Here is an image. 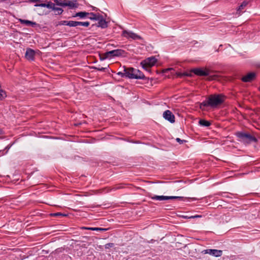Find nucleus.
I'll return each mask as SVG.
<instances>
[{
    "label": "nucleus",
    "instance_id": "obj_38",
    "mask_svg": "<svg viewBox=\"0 0 260 260\" xmlns=\"http://www.w3.org/2000/svg\"><path fill=\"white\" fill-rule=\"evenodd\" d=\"M2 134V131L1 129H0V135H1Z\"/></svg>",
    "mask_w": 260,
    "mask_h": 260
},
{
    "label": "nucleus",
    "instance_id": "obj_36",
    "mask_svg": "<svg viewBox=\"0 0 260 260\" xmlns=\"http://www.w3.org/2000/svg\"><path fill=\"white\" fill-rule=\"evenodd\" d=\"M105 21H101L100 23V25H101L102 27H104L103 26V23H105Z\"/></svg>",
    "mask_w": 260,
    "mask_h": 260
},
{
    "label": "nucleus",
    "instance_id": "obj_14",
    "mask_svg": "<svg viewBox=\"0 0 260 260\" xmlns=\"http://www.w3.org/2000/svg\"><path fill=\"white\" fill-rule=\"evenodd\" d=\"M126 55L125 51L122 49H115V57H125Z\"/></svg>",
    "mask_w": 260,
    "mask_h": 260
},
{
    "label": "nucleus",
    "instance_id": "obj_18",
    "mask_svg": "<svg viewBox=\"0 0 260 260\" xmlns=\"http://www.w3.org/2000/svg\"><path fill=\"white\" fill-rule=\"evenodd\" d=\"M248 4V2L246 1H244L242 2V3L241 4V5L238 8L237 10V13L239 14H240L242 11L244 9L245 7H246V6Z\"/></svg>",
    "mask_w": 260,
    "mask_h": 260
},
{
    "label": "nucleus",
    "instance_id": "obj_5",
    "mask_svg": "<svg viewBox=\"0 0 260 260\" xmlns=\"http://www.w3.org/2000/svg\"><path fill=\"white\" fill-rule=\"evenodd\" d=\"M238 138L241 139V140L246 142H250L252 141H255L256 139L252 137L251 135L243 133H238L237 134Z\"/></svg>",
    "mask_w": 260,
    "mask_h": 260
},
{
    "label": "nucleus",
    "instance_id": "obj_15",
    "mask_svg": "<svg viewBox=\"0 0 260 260\" xmlns=\"http://www.w3.org/2000/svg\"><path fill=\"white\" fill-rule=\"evenodd\" d=\"M114 56V50H112L110 51L107 52L104 54H103L101 56V58L102 59H107L109 58H111Z\"/></svg>",
    "mask_w": 260,
    "mask_h": 260
},
{
    "label": "nucleus",
    "instance_id": "obj_37",
    "mask_svg": "<svg viewBox=\"0 0 260 260\" xmlns=\"http://www.w3.org/2000/svg\"><path fill=\"white\" fill-rule=\"evenodd\" d=\"M115 64H116V65H119V63L118 62H115Z\"/></svg>",
    "mask_w": 260,
    "mask_h": 260
},
{
    "label": "nucleus",
    "instance_id": "obj_13",
    "mask_svg": "<svg viewBox=\"0 0 260 260\" xmlns=\"http://www.w3.org/2000/svg\"><path fill=\"white\" fill-rule=\"evenodd\" d=\"M55 5V3H52L51 2H48L47 4L45 3H41V4H37L35 5V7H46L49 9H51L52 10L53 7Z\"/></svg>",
    "mask_w": 260,
    "mask_h": 260
},
{
    "label": "nucleus",
    "instance_id": "obj_6",
    "mask_svg": "<svg viewBox=\"0 0 260 260\" xmlns=\"http://www.w3.org/2000/svg\"><path fill=\"white\" fill-rule=\"evenodd\" d=\"M151 199L153 200L164 201L169 199H178L182 200L183 198L177 196H153L151 197Z\"/></svg>",
    "mask_w": 260,
    "mask_h": 260
},
{
    "label": "nucleus",
    "instance_id": "obj_17",
    "mask_svg": "<svg viewBox=\"0 0 260 260\" xmlns=\"http://www.w3.org/2000/svg\"><path fill=\"white\" fill-rule=\"evenodd\" d=\"M88 14V12H80L76 13L73 16V17H79L81 18H83L86 17H87Z\"/></svg>",
    "mask_w": 260,
    "mask_h": 260
},
{
    "label": "nucleus",
    "instance_id": "obj_9",
    "mask_svg": "<svg viewBox=\"0 0 260 260\" xmlns=\"http://www.w3.org/2000/svg\"><path fill=\"white\" fill-rule=\"evenodd\" d=\"M204 253L209 254L216 257L220 256L222 255V251L217 249H206L203 251Z\"/></svg>",
    "mask_w": 260,
    "mask_h": 260
},
{
    "label": "nucleus",
    "instance_id": "obj_24",
    "mask_svg": "<svg viewBox=\"0 0 260 260\" xmlns=\"http://www.w3.org/2000/svg\"><path fill=\"white\" fill-rule=\"evenodd\" d=\"M78 24V21H68V26L71 27L77 26Z\"/></svg>",
    "mask_w": 260,
    "mask_h": 260
},
{
    "label": "nucleus",
    "instance_id": "obj_34",
    "mask_svg": "<svg viewBox=\"0 0 260 260\" xmlns=\"http://www.w3.org/2000/svg\"><path fill=\"white\" fill-rule=\"evenodd\" d=\"M94 68L99 71H103L105 69L104 68L94 67Z\"/></svg>",
    "mask_w": 260,
    "mask_h": 260
},
{
    "label": "nucleus",
    "instance_id": "obj_39",
    "mask_svg": "<svg viewBox=\"0 0 260 260\" xmlns=\"http://www.w3.org/2000/svg\"><path fill=\"white\" fill-rule=\"evenodd\" d=\"M112 245V244H107V245H109V246H111Z\"/></svg>",
    "mask_w": 260,
    "mask_h": 260
},
{
    "label": "nucleus",
    "instance_id": "obj_30",
    "mask_svg": "<svg viewBox=\"0 0 260 260\" xmlns=\"http://www.w3.org/2000/svg\"><path fill=\"white\" fill-rule=\"evenodd\" d=\"M176 141L178 142V143H179L180 144H182L183 142H185V140H181L180 138H177L176 139Z\"/></svg>",
    "mask_w": 260,
    "mask_h": 260
},
{
    "label": "nucleus",
    "instance_id": "obj_16",
    "mask_svg": "<svg viewBox=\"0 0 260 260\" xmlns=\"http://www.w3.org/2000/svg\"><path fill=\"white\" fill-rule=\"evenodd\" d=\"M19 20L21 24H23L27 26L31 25L32 26H34L37 25V23L36 22L29 20H23L21 19H20Z\"/></svg>",
    "mask_w": 260,
    "mask_h": 260
},
{
    "label": "nucleus",
    "instance_id": "obj_7",
    "mask_svg": "<svg viewBox=\"0 0 260 260\" xmlns=\"http://www.w3.org/2000/svg\"><path fill=\"white\" fill-rule=\"evenodd\" d=\"M122 36L123 37L126 38L127 39L131 38L133 40H137L140 39V37H139L137 34L132 31H127L126 30H124L122 31Z\"/></svg>",
    "mask_w": 260,
    "mask_h": 260
},
{
    "label": "nucleus",
    "instance_id": "obj_8",
    "mask_svg": "<svg viewBox=\"0 0 260 260\" xmlns=\"http://www.w3.org/2000/svg\"><path fill=\"white\" fill-rule=\"evenodd\" d=\"M163 117L171 123L175 122V116L170 110H166L163 113Z\"/></svg>",
    "mask_w": 260,
    "mask_h": 260
},
{
    "label": "nucleus",
    "instance_id": "obj_23",
    "mask_svg": "<svg viewBox=\"0 0 260 260\" xmlns=\"http://www.w3.org/2000/svg\"><path fill=\"white\" fill-rule=\"evenodd\" d=\"M78 25L83 26L84 27H88L89 25V22H79L78 21Z\"/></svg>",
    "mask_w": 260,
    "mask_h": 260
},
{
    "label": "nucleus",
    "instance_id": "obj_2",
    "mask_svg": "<svg viewBox=\"0 0 260 260\" xmlns=\"http://www.w3.org/2000/svg\"><path fill=\"white\" fill-rule=\"evenodd\" d=\"M125 76L131 79H142L145 78L144 74L139 70L133 68L126 69L123 67Z\"/></svg>",
    "mask_w": 260,
    "mask_h": 260
},
{
    "label": "nucleus",
    "instance_id": "obj_40",
    "mask_svg": "<svg viewBox=\"0 0 260 260\" xmlns=\"http://www.w3.org/2000/svg\"><path fill=\"white\" fill-rule=\"evenodd\" d=\"M259 90H260V87H259Z\"/></svg>",
    "mask_w": 260,
    "mask_h": 260
},
{
    "label": "nucleus",
    "instance_id": "obj_27",
    "mask_svg": "<svg viewBox=\"0 0 260 260\" xmlns=\"http://www.w3.org/2000/svg\"><path fill=\"white\" fill-rule=\"evenodd\" d=\"M117 75L120 76L121 77L125 76V72L124 71L123 72L119 71V72H117Z\"/></svg>",
    "mask_w": 260,
    "mask_h": 260
},
{
    "label": "nucleus",
    "instance_id": "obj_11",
    "mask_svg": "<svg viewBox=\"0 0 260 260\" xmlns=\"http://www.w3.org/2000/svg\"><path fill=\"white\" fill-rule=\"evenodd\" d=\"M255 77L254 73H249L242 77V80L244 82H249L252 81Z\"/></svg>",
    "mask_w": 260,
    "mask_h": 260
},
{
    "label": "nucleus",
    "instance_id": "obj_21",
    "mask_svg": "<svg viewBox=\"0 0 260 260\" xmlns=\"http://www.w3.org/2000/svg\"><path fill=\"white\" fill-rule=\"evenodd\" d=\"M88 18L91 20H99L100 16L94 14L93 13H88Z\"/></svg>",
    "mask_w": 260,
    "mask_h": 260
},
{
    "label": "nucleus",
    "instance_id": "obj_35",
    "mask_svg": "<svg viewBox=\"0 0 260 260\" xmlns=\"http://www.w3.org/2000/svg\"><path fill=\"white\" fill-rule=\"evenodd\" d=\"M37 12H38V13L39 14V15H43V14H46V13H44V12H42V13H41L39 11V10H37Z\"/></svg>",
    "mask_w": 260,
    "mask_h": 260
},
{
    "label": "nucleus",
    "instance_id": "obj_33",
    "mask_svg": "<svg viewBox=\"0 0 260 260\" xmlns=\"http://www.w3.org/2000/svg\"><path fill=\"white\" fill-rule=\"evenodd\" d=\"M83 229L88 230H91L93 231V228H86V227H83L82 228Z\"/></svg>",
    "mask_w": 260,
    "mask_h": 260
},
{
    "label": "nucleus",
    "instance_id": "obj_19",
    "mask_svg": "<svg viewBox=\"0 0 260 260\" xmlns=\"http://www.w3.org/2000/svg\"><path fill=\"white\" fill-rule=\"evenodd\" d=\"M67 0H54L55 4L59 6L66 7Z\"/></svg>",
    "mask_w": 260,
    "mask_h": 260
},
{
    "label": "nucleus",
    "instance_id": "obj_22",
    "mask_svg": "<svg viewBox=\"0 0 260 260\" xmlns=\"http://www.w3.org/2000/svg\"><path fill=\"white\" fill-rule=\"evenodd\" d=\"M199 123L201 125L204 126H209L211 124L209 121L203 119L200 120L199 121Z\"/></svg>",
    "mask_w": 260,
    "mask_h": 260
},
{
    "label": "nucleus",
    "instance_id": "obj_3",
    "mask_svg": "<svg viewBox=\"0 0 260 260\" xmlns=\"http://www.w3.org/2000/svg\"><path fill=\"white\" fill-rule=\"evenodd\" d=\"M192 72L198 76H209L208 78L209 80H216L218 78L217 75H211V72L207 69H194L192 70Z\"/></svg>",
    "mask_w": 260,
    "mask_h": 260
},
{
    "label": "nucleus",
    "instance_id": "obj_1",
    "mask_svg": "<svg viewBox=\"0 0 260 260\" xmlns=\"http://www.w3.org/2000/svg\"><path fill=\"white\" fill-rule=\"evenodd\" d=\"M224 96L221 94H211L205 101L200 104V107L203 110L206 107L215 108L222 104L224 102Z\"/></svg>",
    "mask_w": 260,
    "mask_h": 260
},
{
    "label": "nucleus",
    "instance_id": "obj_25",
    "mask_svg": "<svg viewBox=\"0 0 260 260\" xmlns=\"http://www.w3.org/2000/svg\"><path fill=\"white\" fill-rule=\"evenodd\" d=\"M51 216H66L67 214H62V213H61L60 212H57V213H55L51 214Z\"/></svg>",
    "mask_w": 260,
    "mask_h": 260
},
{
    "label": "nucleus",
    "instance_id": "obj_12",
    "mask_svg": "<svg viewBox=\"0 0 260 260\" xmlns=\"http://www.w3.org/2000/svg\"><path fill=\"white\" fill-rule=\"evenodd\" d=\"M78 6L79 4L77 0H67L66 4V7H68L70 9H75Z\"/></svg>",
    "mask_w": 260,
    "mask_h": 260
},
{
    "label": "nucleus",
    "instance_id": "obj_28",
    "mask_svg": "<svg viewBox=\"0 0 260 260\" xmlns=\"http://www.w3.org/2000/svg\"><path fill=\"white\" fill-rule=\"evenodd\" d=\"M30 2L32 3H40V2H44L46 0H28Z\"/></svg>",
    "mask_w": 260,
    "mask_h": 260
},
{
    "label": "nucleus",
    "instance_id": "obj_4",
    "mask_svg": "<svg viewBox=\"0 0 260 260\" xmlns=\"http://www.w3.org/2000/svg\"><path fill=\"white\" fill-rule=\"evenodd\" d=\"M157 61V59L154 56L146 58L141 62V65L143 68L148 71L150 68L153 67Z\"/></svg>",
    "mask_w": 260,
    "mask_h": 260
},
{
    "label": "nucleus",
    "instance_id": "obj_26",
    "mask_svg": "<svg viewBox=\"0 0 260 260\" xmlns=\"http://www.w3.org/2000/svg\"><path fill=\"white\" fill-rule=\"evenodd\" d=\"M58 25H66L68 26V21H66V20L61 21L59 22Z\"/></svg>",
    "mask_w": 260,
    "mask_h": 260
},
{
    "label": "nucleus",
    "instance_id": "obj_20",
    "mask_svg": "<svg viewBox=\"0 0 260 260\" xmlns=\"http://www.w3.org/2000/svg\"><path fill=\"white\" fill-rule=\"evenodd\" d=\"M52 10L54 12L56 15H60L63 11L62 8L55 7V5L53 7Z\"/></svg>",
    "mask_w": 260,
    "mask_h": 260
},
{
    "label": "nucleus",
    "instance_id": "obj_31",
    "mask_svg": "<svg viewBox=\"0 0 260 260\" xmlns=\"http://www.w3.org/2000/svg\"><path fill=\"white\" fill-rule=\"evenodd\" d=\"M177 76H179V77H181V76H188V74H185V73H183V74L178 73V74H177Z\"/></svg>",
    "mask_w": 260,
    "mask_h": 260
},
{
    "label": "nucleus",
    "instance_id": "obj_10",
    "mask_svg": "<svg viewBox=\"0 0 260 260\" xmlns=\"http://www.w3.org/2000/svg\"><path fill=\"white\" fill-rule=\"evenodd\" d=\"M35 55V51L30 48H28L26 51L25 56L27 59L33 60L34 59Z\"/></svg>",
    "mask_w": 260,
    "mask_h": 260
},
{
    "label": "nucleus",
    "instance_id": "obj_29",
    "mask_svg": "<svg viewBox=\"0 0 260 260\" xmlns=\"http://www.w3.org/2000/svg\"><path fill=\"white\" fill-rule=\"evenodd\" d=\"M106 230H107V229H106L99 228H93V231H106Z\"/></svg>",
    "mask_w": 260,
    "mask_h": 260
},
{
    "label": "nucleus",
    "instance_id": "obj_32",
    "mask_svg": "<svg viewBox=\"0 0 260 260\" xmlns=\"http://www.w3.org/2000/svg\"><path fill=\"white\" fill-rule=\"evenodd\" d=\"M202 217V215H195V216H190L189 218H199V217Z\"/></svg>",
    "mask_w": 260,
    "mask_h": 260
}]
</instances>
